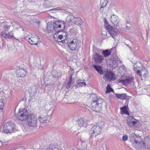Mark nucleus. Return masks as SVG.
Masks as SVG:
<instances>
[{"instance_id":"nucleus-34","label":"nucleus","mask_w":150,"mask_h":150,"mask_svg":"<svg viewBox=\"0 0 150 150\" xmlns=\"http://www.w3.org/2000/svg\"><path fill=\"white\" fill-rule=\"evenodd\" d=\"M53 28H52V26H49L48 25L47 26L46 30L48 33H52V32H53Z\"/></svg>"},{"instance_id":"nucleus-17","label":"nucleus","mask_w":150,"mask_h":150,"mask_svg":"<svg viewBox=\"0 0 150 150\" xmlns=\"http://www.w3.org/2000/svg\"><path fill=\"white\" fill-rule=\"evenodd\" d=\"M1 37L6 39H11L14 38L13 32L12 31H10L8 33H3Z\"/></svg>"},{"instance_id":"nucleus-15","label":"nucleus","mask_w":150,"mask_h":150,"mask_svg":"<svg viewBox=\"0 0 150 150\" xmlns=\"http://www.w3.org/2000/svg\"><path fill=\"white\" fill-rule=\"evenodd\" d=\"M110 20L111 22L115 25L117 26L119 25V20L117 16L115 15H112L111 16Z\"/></svg>"},{"instance_id":"nucleus-2","label":"nucleus","mask_w":150,"mask_h":150,"mask_svg":"<svg viewBox=\"0 0 150 150\" xmlns=\"http://www.w3.org/2000/svg\"><path fill=\"white\" fill-rule=\"evenodd\" d=\"M92 101L91 103V108L93 111L100 112L102 110L103 100L100 98H98L95 94L91 95Z\"/></svg>"},{"instance_id":"nucleus-52","label":"nucleus","mask_w":150,"mask_h":150,"mask_svg":"<svg viewBox=\"0 0 150 150\" xmlns=\"http://www.w3.org/2000/svg\"><path fill=\"white\" fill-rule=\"evenodd\" d=\"M144 149V150H150V149Z\"/></svg>"},{"instance_id":"nucleus-47","label":"nucleus","mask_w":150,"mask_h":150,"mask_svg":"<svg viewBox=\"0 0 150 150\" xmlns=\"http://www.w3.org/2000/svg\"><path fill=\"white\" fill-rule=\"evenodd\" d=\"M57 8H53V9H52L50 10L49 11H53L57 10L58 9H57Z\"/></svg>"},{"instance_id":"nucleus-51","label":"nucleus","mask_w":150,"mask_h":150,"mask_svg":"<svg viewBox=\"0 0 150 150\" xmlns=\"http://www.w3.org/2000/svg\"><path fill=\"white\" fill-rule=\"evenodd\" d=\"M126 27L127 28H126V29H127L128 28H129L128 26L127 25L126 26Z\"/></svg>"},{"instance_id":"nucleus-35","label":"nucleus","mask_w":150,"mask_h":150,"mask_svg":"<svg viewBox=\"0 0 150 150\" xmlns=\"http://www.w3.org/2000/svg\"><path fill=\"white\" fill-rule=\"evenodd\" d=\"M86 83L83 82H79L77 85H76L75 87L76 88H77L79 86H86Z\"/></svg>"},{"instance_id":"nucleus-6","label":"nucleus","mask_w":150,"mask_h":150,"mask_svg":"<svg viewBox=\"0 0 150 150\" xmlns=\"http://www.w3.org/2000/svg\"><path fill=\"white\" fill-rule=\"evenodd\" d=\"M14 127V124L11 121H9L4 125L3 130L6 133H11L13 131Z\"/></svg>"},{"instance_id":"nucleus-48","label":"nucleus","mask_w":150,"mask_h":150,"mask_svg":"<svg viewBox=\"0 0 150 150\" xmlns=\"http://www.w3.org/2000/svg\"><path fill=\"white\" fill-rule=\"evenodd\" d=\"M126 42H128V43H132V41L131 40H127L126 41Z\"/></svg>"},{"instance_id":"nucleus-30","label":"nucleus","mask_w":150,"mask_h":150,"mask_svg":"<svg viewBox=\"0 0 150 150\" xmlns=\"http://www.w3.org/2000/svg\"><path fill=\"white\" fill-rule=\"evenodd\" d=\"M45 150H60L58 147L49 146Z\"/></svg>"},{"instance_id":"nucleus-5","label":"nucleus","mask_w":150,"mask_h":150,"mask_svg":"<svg viewBox=\"0 0 150 150\" xmlns=\"http://www.w3.org/2000/svg\"><path fill=\"white\" fill-rule=\"evenodd\" d=\"M102 129V127L99 125H94L89 131V133L91 134L90 138L91 139L94 137H96L97 135L99 134L100 133Z\"/></svg>"},{"instance_id":"nucleus-8","label":"nucleus","mask_w":150,"mask_h":150,"mask_svg":"<svg viewBox=\"0 0 150 150\" xmlns=\"http://www.w3.org/2000/svg\"><path fill=\"white\" fill-rule=\"evenodd\" d=\"M38 89L35 86L30 87L29 88L28 91L30 93V99H29V101L34 102L36 99L35 94L37 92Z\"/></svg>"},{"instance_id":"nucleus-16","label":"nucleus","mask_w":150,"mask_h":150,"mask_svg":"<svg viewBox=\"0 0 150 150\" xmlns=\"http://www.w3.org/2000/svg\"><path fill=\"white\" fill-rule=\"evenodd\" d=\"M67 44H68V46L71 50H74L76 49L77 42L76 41L74 42V41L72 40L69 43L67 42Z\"/></svg>"},{"instance_id":"nucleus-22","label":"nucleus","mask_w":150,"mask_h":150,"mask_svg":"<svg viewBox=\"0 0 150 150\" xmlns=\"http://www.w3.org/2000/svg\"><path fill=\"white\" fill-rule=\"evenodd\" d=\"M116 97L118 99L122 100H126L128 99L129 96H127L125 93L119 94L116 93L115 94Z\"/></svg>"},{"instance_id":"nucleus-11","label":"nucleus","mask_w":150,"mask_h":150,"mask_svg":"<svg viewBox=\"0 0 150 150\" xmlns=\"http://www.w3.org/2000/svg\"><path fill=\"white\" fill-rule=\"evenodd\" d=\"M129 119L127 121V122L129 127H137L136 125L139 122L138 120L135 119L133 116L129 117Z\"/></svg>"},{"instance_id":"nucleus-27","label":"nucleus","mask_w":150,"mask_h":150,"mask_svg":"<svg viewBox=\"0 0 150 150\" xmlns=\"http://www.w3.org/2000/svg\"><path fill=\"white\" fill-rule=\"evenodd\" d=\"M111 53L110 50L107 49L103 50L102 52V54H103L104 57H108L111 54Z\"/></svg>"},{"instance_id":"nucleus-9","label":"nucleus","mask_w":150,"mask_h":150,"mask_svg":"<svg viewBox=\"0 0 150 150\" xmlns=\"http://www.w3.org/2000/svg\"><path fill=\"white\" fill-rule=\"evenodd\" d=\"M103 74V79L106 81L114 80L115 79L114 74L110 70L104 71Z\"/></svg>"},{"instance_id":"nucleus-46","label":"nucleus","mask_w":150,"mask_h":150,"mask_svg":"<svg viewBox=\"0 0 150 150\" xmlns=\"http://www.w3.org/2000/svg\"><path fill=\"white\" fill-rule=\"evenodd\" d=\"M54 38H54V40L55 41H56L58 42H60L61 43V41H60L59 40H58V38H55V37H54Z\"/></svg>"},{"instance_id":"nucleus-24","label":"nucleus","mask_w":150,"mask_h":150,"mask_svg":"<svg viewBox=\"0 0 150 150\" xmlns=\"http://www.w3.org/2000/svg\"><path fill=\"white\" fill-rule=\"evenodd\" d=\"M3 30H2L1 33V35L2 36L3 33H7V31L9 30L10 28V26L7 24H4L2 26Z\"/></svg>"},{"instance_id":"nucleus-12","label":"nucleus","mask_w":150,"mask_h":150,"mask_svg":"<svg viewBox=\"0 0 150 150\" xmlns=\"http://www.w3.org/2000/svg\"><path fill=\"white\" fill-rule=\"evenodd\" d=\"M142 145H141V147H144V149H150V136H147L144 139V142H143Z\"/></svg>"},{"instance_id":"nucleus-50","label":"nucleus","mask_w":150,"mask_h":150,"mask_svg":"<svg viewBox=\"0 0 150 150\" xmlns=\"http://www.w3.org/2000/svg\"><path fill=\"white\" fill-rule=\"evenodd\" d=\"M73 74H71V75L70 76V78H69V79H74L73 78H72V75H73Z\"/></svg>"},{"instance_id":"nucleus-26","label":"nucleus","mask_w":150,"mask_h":150,"mask_svg":"<svg viewBox=\"0 0 150 150\" xmlns=\"http://www.w3.org/2000/svg\"><path fill=\"white\" fill-rule=\"evenodd\" d=\"M127 106L126 105H125L123 107L120 108V109L121 113L122 114H128L129 112L127 110Z\"/></svg>"},{"instance_id":"nucleus-19","label":"nucleus","mask_w":150,"mask_h":150,"mask_svg":"<svg viewBox=\"0 0 150 150\" xmlns=\"http://www.w3.org/2000/svg\"><path fill=\"white\" fill-rule=\"evenodd\" d=\"M133 80L132 77H129L125 79H122L120 80V82L123 83L125 85H127L131 83Z\"/></svg>"},{"instance_id":"nucleus-4","label":"nucleus","mask_w":150,"mask_h":150,"mask_svg":"<svg viewBox=\"0 0 150 150\" xmlns=\"http://www.w3.org/2000/svg\"><path fill=\"white\" fill-rule=\"evenodd\" d=\"M134 70L137 74L141 77L142 80H143L147 77L148 74L147 71L141 65V67H138L137 65L134 66Z\"/></svg>"},{"instance_id":"nucleus-36","label":"nucleus","mask_w":150,"mask_h":150,"mask_svg":"<svg viewBox=\"0 0 150 150\" xmlns=\"http://www.w3.org/2000/svg\"><path fill=\"white\" fill-rule=\"evenodd\" d=\"M112 67L114 68L117 67L118 64V63L116 61H113L112 62Z\"/></svg>"},{"instance_id":"nucleus-14","label":"nucleus","mask_w":150,"mask_h":150,"mask_svg":"<svg viewBox=\"0 0 150 150\" xmlns=\"http://www.w3.org/2000/svg\"><path fill=\"white\" fill-rule=\"evenodd\" d=\"M40 40L38 37L36 36L34 38H28V42L31 45H37Z\"/></svg>"},{"instance_id":"nucleus-32","label":"nucleus","mask_w":150,"mask_h":150,"mask_svg":"<svg viewBox=\"0 0 150 150\" xmlns=\"http://www.w3.org/2000/svg\"><path fill=\"white\" fill-rule=\"evenodd\" d=\"M43 112H42L40 115L39 118H43L44 117H47V112L45 110H44Z\"/></svg>"},{"instance_id":"nucleus-13","label":"nucleus","mask_w":150,"mask_h":150,"mask_svg":"<svg viewBox=\"0 0 150 150\" xmlns=\"http://www.w3.org/2000/svg\"><path fill=\"white\" fill-rule=\"evenodd\" d=\"M93 59L97 63H100L104 60V58L102 56L98 53H94Z\"/></svg>"},{"instance_id":"nucleus-45","label":"nucleus","mask_w":150,"mask_h":150,"mask_svg":"<svg viewBox=\"0 0 150 150\" xmlns=\"http://www.w3.org/2000/svg\"><path fill=\"white\" fill-rule=\"evenodd\" d=\"M54 38H54V40L55 41H56L58 42H60L61 43V41H60L59 40H58V38H55V37H54Z\"/></svg>"},{"instance_id":"nucleus-42","label":"nucleus","mask_w":150,"mask_h":150,"mask_svg":"<svg viewBox=\"0 0 150 150\" xmlns=\"http://www.w3.org/2000/svg\"><path fill=\"white\" fill-rule=\"evenodd\" d=\"M74 79H69L68 82L71 85L74 83Z\"/></svg>"},{"instance_id":"nucleus-41","label":"nucleus","mask_w":150,"mask_h":150,"mask_svg":"<svg viewBox=\"0 0 150 150\" xmlns=\"http://www.w3.org/2000/svg\"><path fill=\"white\" fill-rule=\"evenodd\" d=\"M68 34V33L67 32H66V33L63 32V34H62L61 35H63V36H64L66 38Z\"/></svg>"},{"instance_id":"nucleus-10","label":"nucleus","mask_w":150,"mask_h":150,"mask_svg":"<svg viewBox=\"0 0 150 150\" xmlns=\"http://www.w3.org/2000/svg\"><path fill=\"white\" fill-rule=\"evenodd\" d=\"M106 28L113 38H114V37H115L118 34V29L117 28H113L110 25L106 26Z\"/></svg>"},{"instance_id":"nucleus-49","label":"nucleus","mask_w":150,"mask_h":150,"mask_svg":"<svg viewBox=\"0 0 150 150\" xmlns=\"http://www.w3.org/2000/svg\"><path fill=\"white\" fill-rule=\"evenodd\" d=\"M66 42H65V40H61V43H62V44H64Z\"/></svg>"},{"instance_id":"nucleus-43","label":"nucleus","mask_w":150,"mask_h":150,"mask_svg":"<svg viewBox=\"0 0 150 150\" xmlns=\"http://www.w3.org/2000/svg\"><path fill=\"white\" fill-rule=\"evenodd\" d=\"M104 22L105 23V25H107L106 26L108 25V23L106 19L105 18H104Z\"/></svg>"},{"instance_id":"nucleus-25","label":"nucleus","mask_w":150,"mask_h":150,"mask_svg":"<svg viewBox=\"0 0 150 150\" xmlns=\"http://www.w3.org/2000/svg\"><path fill=\"white\" fill-rule=\"evenodd\" d=\"M52 76L54 78H58L62 76V74L60 72L57 71L55 70L52 71Z\"/></svg>"},{"instance_id":"nucleus-1","label":"nucleus","mask_w":150,"mask_h":150,"mask_svg":"<svg viewBox=\"0 0 150 150\" xmlns=\"http://www.w3.org/2000/svg\"><path fill=\"white\" fill-rule=\"evenodd\" d=\"M16 117L18 120L23 121L27 120V123L30 127H34L36 126L37 120L36 117L34 114H28L27 109L20 108L18 113H15Z\"/></svg>"},{"instance_id":"nucleus-31","label":"nucleus","mask_w":150,"mask_h":150,"mask_svg":"<svg viewBox=\"0 0 150 150\" xmlns=\"http://www.w3.org/2000/svg\"><path fill=\"white\" fill-rule=\"evenodd\" d=\"M111 92H113V90L111 87L110 85L108 84L106 87L105 92L106 93H109Z\"/></svg>"},{"instance_id":"nucleus-20","label":"nucleus","mask_w":150,"mask_h":150,"mask_svg":"<svg viewBox=\"0 0 150 150\" xmlns=\"http://www.w3.org/2000/svg\"><path fill=\"white\" fill-rule=\"evenodd\" d=\"M93 67L100 74L102 75L103 74L104 71H103L102 67L101 66L94 64L93 65Z\"/></svg>"},{"instance_id":"nucleus-54","label":"nucleus","mask_w":150,"mask_h":150,"mask_svg":"<svg viewBox=\"0 0 150 150\" xmlns=\"http://www.w3.org/2000/svg\"><path fill=\"white\" fill-rule=\"evenodd\" d=\"M128 23V21H126V23Z\"/></svg>"},{"instance_id":"nucleus-28","label":"nucleus","mask_w":150,"mask_h":150,"mask_svg":"<svg viewBox=\"0 0 150 150\" xmlns=\"http://www.w3.org/2000/svg\"><path fill=\"white\" fill-rule=\"evenodd\" d=\"M75 18L72 15H69L67 18L66 20L68 22H72L73 23Z\"/></svg>"},{"instance_id":"nucleus-29","label":"nucleus","mask_w":150,"mask_h":150,"mask_svg":"<svg viewBox=\"0 0 150 150\" xmlns=\"http://www.w3.org/2000/svg\"><path fill=\"white\" fill-rule=\"evenodd\" d=\"M108 2V1L107 0H100V5H101V6H103L104 7L106 8Z\"/></svg>"},{"instance_id":"nucleus-37","label":"nucleus","mask_w":150,"mask_h":150,"mask_svg":"<svg viewBox=\"0 0 150 150\" xmlns=\"http://www.w3.org/2000/svg\"><path fill=\"white\" fill-rule=\"evenodd\" d=\"M4 106V103L2 101H0V112H2Z\"/></svg>"},{"instance_id":"nucleus-44","label":"nucleus","mask_w":150,"mask_h":150,"mask_svg":"<svg viewBox=\"0 0 150 150\" xmlns=\"http://www.w3.org/2000/svg\"><path fill=\"white\" fill-rule=\"evenodd\" d=\"M58 38L60 40H61L63 38V35H60L58 36Z\"/></svg>"},{"instance_id":"nucleus-39","label":"nucleus","mask_w":150,"mask_h":150,"mask_svg":"<svg viewBox=\"0 0 150 150\" xmlns=\"http://www.w3.org/2000/svg\"><path fill=\"white\" fill-rule=\"evenodd\" d=\"M122 138L123 140L125 142L127 140L128 137L126 135H124L122 137Z\"/></svg>"},{"instance_id":"nucleus-33","label":"nucleus","mask_w":150,"mask_h":150,"mask_svg":"<svg viewBox=\"0 0 150 150\" xmlns=\"http://www.w3.org/2000/svg\"><path fill=\"white\" fill-rule=\"evenodd\" d=\"M39 120L41 123H45L47 121V117H44L43 118H39Z\"/></svg>"},{"instance_id":"nucleus-53","label":"nucleus","mask_w":150,"mask_h":150,"mask_svg":"<svg viewBox=\"0 0 150 150\" xmlns=\"http://www.w3.org/2000/svg\"><path fill=\"white\" fill-rule=\"evenodd\" d=\"M128 23V21H126V23Z\"/></svg>"},{"instance_id":"nucleus-18","label":"nucleus","mask_w":150,"mask_h":150,"mask_svg":"<svg viewBox=\"0 0 150 150\" xmlns=\"http://www.w3.org/2000/svg\"><path fill=\"white\" fill-rule=\"evenodd\" d=\"M26 71L23 69H20L17 72V76L18 77H23L26 76Z\"/></svg>"},{"instance_id":"nucleus-3","label":"nucleus","mask_w":150,"mask_h":150,"mask_svg":"<svg viewBox=\"0 0 150 150\" xmlns=\"http://www.w3.org/2000/svg\"><path fill=\"white\" fill-rule=\"evenodd\" d=\"M65 23L63 21H55L53 25V29L56 32V34L63 32L65 29Z\"/></svg>"},{"instance_id":"nucleus-55","label":"nucleus","mask_w":150,"mask_h":150,"mask_svg":"<svg viewBox=\"0 0 150 150\" xmlns=\"http://www.w3.org/2000/svg\"><path fill=\"white\" fill-rule=\"evenodd\" d=\"M126 45H127V46L129 47V46H128L129 45H127V44H126Z\"/></svg>"},{"instance_id":"nucleus-23","label":"nucleus","mask_w":150,"mask_h":150,"mask_svg":"<svg viewBox=\"0 0 150 150\" xmlns=\"http://www.w3.org/2000/svg\"><path fill=\"white\" fill-rule=\"evenodd\" d=\"M73 23L79 26H81L83 23V21L80 18L75 17Z\"/></svg>"},{"instance_id":"nucleus-21","label":"nucleus","mask_w":150,"mask_h":150,"mask_svg":"<svg viewBox=\"0 0 150 150\" xmlns=\"http://www.w3.org/2000/svg\"><path fill=\"white\" fill-rule=\"evenodd\" d=\"M77 122L80 127H86L87 126L86 121L83 119H80L77 121Z\"/></svg>"},{"instance_id":"nucleus-40","label":"nucleus","mask_w":150,"mask_h":150,"mask_svg":"<svg viewBox=\"0 0 150 150\" xmlns=\"http://www.w3.org/2000/svg\"><path fill=\"white\" fill-rule=\"evenodd\" d=\"M105 8L103 7V6H101V7L100 8L99 11L100 13H103V10Z\"/></svg>"},{"instance_id":"nucleus-38","label":"nucleus","mask_w":150,"mask_h":150,"mask_svg":"<svg viewBox=\"0 0 150 150\" xmlns=\"http://www.w3.org/2000/svg\"><path fill=\"white\" fill-rule=\"evenodd\" d=\"M71 86V85L68 82L65 85V86L66 88L67 89H69Z\"/></svg>"},{"instance_id":"nucleus-7","label":"nucleus","mask_w":150,"mask_h":150,"mask_svg":"<svg viewBox=\"0 0 150 150\" xmlns=\"http://www.w3.org/2000/svg\"><path fill=\"white\" fill-rule=\"evenodd\" d=\"M131 138L132 140H134L132 142V143L133 146H139V148H141V145H142V143L143 142L142 141V139L140 136L134 134L131 136Z\"/></svg>"}]
</instances>
